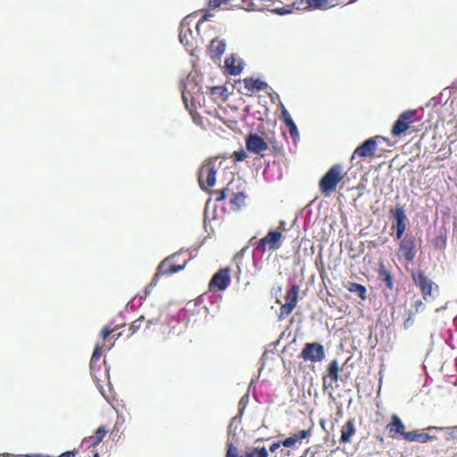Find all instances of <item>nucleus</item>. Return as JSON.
Masks as SVG:
<instances>
[{
	"mask_svg": "<svg viewBox=\"0 0 457 457\" xmlns=\"http://www.w3.org/2000/svg\"><path fill=\"white\" fill-rule=\"evenodd\" d=\"M191 259V253L183 250L166 257L159 264L157 271L149 286L155 287L162 276L171 275L182 270Z\"/></svg>",
	"mask_w": 457,
	"mask_h": 457,
	"instance_id": "obj_1",
	"label": "nucleus"
},
{
	"mask_svg": "<svg viewBox=\"0 0 457 457\" xmlns=\"http://www.w3.org/2000/svg\"><path fill=\"white\" fill-rule=\"evenodd\" d=\"M161 317L162 314L160 312H158V314L155 317L149 316L147 314L140 316L129 325V337H131L141 328H150L152 325H160V330L167 336L176 334V327L179 325V320L175 318H167L164 322L161 321Z\"/></svg>",
	"mask_w": 457,
	"mask_h": 457,
	"instance_id": "obj_2",
	"label": "nucleus"
},
{
	"mask_svg": "<svg viewBox=\"0 0 457 457\" xmlns=\"http://www.w3.org/2000/svg\"><path fill=\"white\" fill-rule=\"evenodd\" d=\"M411 278L419 288L425 302L434 301L439 294V286L434 282L423 270H412Z\"/></svg>",
	"mask_w": 457,
	"mask_h": 457,
	"instance_id": "obj_3",
	"label": "nucleus"
},
{
	"mask_svg": "<svg viewBox=\"0 0 457 457\" xmlns=\"http://www.w3.org/2000/svg\"><path fill=\"white\" fill-rule=\"evenodd\" d=\"M344 178L343 167L335 164L323 175L319 182L320 191L326 196H329L336 191L337 185Z\"/></svg>",
	"mask_w": 457,
	"mask_h": 457,
	"instance_id": "obj_4",
	"label": "nucleus"
},
{
	"mask_svg": "<svg viewBox=\"0 0 457 457\" xmlns=\"http://www.w3.org/2000/svg\"><path fill=\"white\" fill-rule=\"evenodd\" d=\"M285 231V221H280L279 227L275 230H270L268 234L261 238L256 245L255 249L264 253L266 251H275L281 247L283 232Z\"/></svg>",
	"mask_w": 457,
	"mask_h": 457,
	"instance_id": "obj_5",
	"label": "nucleus"
},
{
	"mask_svg": "<svg viewBox=\"0 0 457 457\" xmlns=\"http://www.w3.org/2000/svg\"><path fill=\"white\" fill-rule=\"evenodd\" d=\"M216 162V159H208L200 167L198 182L201 188L204 191H208L215 185L217 173Z\"/></svg>",
	"mask_w": 457,
	"mask_h": 457,
	"instance_id": "obj_6",
	"label": "nucleus"
},
{
	"mask_svg": "<svg viewBox=\"0 0 457 457\" xmlns=\"http://www.w3.org/2000/svg\"><path fill=\"white\" fill-rule=\"evenodd\" d=\"M300 286L293 284L287 291L285 295L286 303L281 304L278 318L279 320H285L296 307L299 298Z\"/></svg>",
	"mask_w": 457,
	"mask_h": 457,
	"instance_id": "obj_7",
	"label": "nucleus"
},
{
	"mask_svg": "<svg viewBox=\"0 0 457 457\" xmlns=\"http://www.w3.org/2000/svg\"><path fill=\"white\" fill-rule=\"evenodd\" d=\"M231 270L228 267L221 268L214 273L209 282V290L211 292L225 291L231 280Z\"/></svg>",
	"mask_w": 457,
	"mask_h": 457,
	"instance_id": "obj_8",
	"label": "nucleus"
},
{
	"mask_svg": "<svg viewBox=\"0 0 457 457\" xmlns=\"http://www.w3.org/2000/svg\"><path fill=\"white\" fill-rule=\"evenodd\" d=\"M324 346L320 343H306L302 349L300 357L305 361L320 362L325 358Z\"/></svg>",
	"mask_w": 457,
	"mask_h": 457,
	"instance_id": "obj_9",
	"label": "nucleus"
},
{
	"mask_svg": "<svg viewBox=\"0 0 457 457\" xmlns=\"http://www.w3.org/2000/svg\"><path fill=\"white\" fill-rule=\"evenodd\" d=\"M385 139L383 137H370L360 145L353 153L351 160L353 161L356 156L361 158L373 157L377 151L378 140Z\"/></svg>",
	"mask_w": 457,
	"mask_h": 457,
	"instance_id": "obj_10",
	"label": "nucleus"
},
{
	"mask_svg": "<svg viewBox=\"0 0 457 457\" xmlns=\"http://www.w3.org/2000/svg\"><path fill=\"white\" fill-rule=\"evenodd\" d=\"M312 434V428L300 430L298 433L291 434L283 441H278L270 445V451L275 453L280 446L287 448L294 447L295 444L303 439L309 437Z\"/></svg>",
	"mask_w": 457,
	"mask_h": 457,
	"instance_id": "obj_11",
	"label": "nucleus"
},
{
	"mask_svg": "<svg viewBox=\"0 0 457 457\" xmlns=\"http://www.w3.org/2000/svg\"><path fill=\"white\" fill-rule=\"evenodd\" d=\"M416 116L415 111H406L403 112L399 118L395 120L393 125L391 134L394 137H399L403 133H404L409 128L410 125L414 121Z\"/></svg>",
	"mask_w": 457,
	"mask_h": 457,
	"instance_id": "obj_12",
	"label": "nucleus"
},
{
	"mask_svg": "<svg viewBox=\"0 0 457 457\" xmlns=\"http://www.w3.org/2000/svg\"><path fill=\"white\" fill-rule=\"evenodd\" d=\"M399 253L407 262H411L416 255L415 238L412 236L405 237L401 240Z\"/></svg>",
	"mask_w": 457,
	"mask_h": 457,
	"instance_id": "obj_13",
	"label": "nucleus"
},
{
	"mask_svg": "<svg viewBox=\"0 0 457 457\" xmlns=\"http://www.w3.org/2000/svg\"><path fill=\"white\" fill-rule=\"evenodd\" d=\"M246 148L249 152L264 156L263 152L269 148L265 140L257 134H251L245 142Z\"/></svg>",
	"mask_w": 457,
	"mask_h": 457,
	"instance_id": "obj_14",
	"label": "nucleus"
},
{
	"mask_svg": "<svg viewBox=\"0 0 457 457\" xmlns=\"http://www.w3.org/2000/svg\"><path fill=\"white\" fill-rule=\"evenodd\" d=\"M391 215L396 221L395 224V238L401 239L406 229V215L403 207L396 206L391 210Z\"/></svg>",
	"mask_w": 457,
	"mask_h": 457,
	"instance_id": "obj_15",
	"label": "nucleus"
},
{
	"mask_svg": "<svg viewBox=\"0 0 457 457\" xmlns=\"http://www.w3.org/2000/svg\"><path fill=\"white\" fill-rule=\"evenodd\" d=\"M386 429L392 438L402 437L404 439V435L407 434L404 424L396 414L391 416V420L386 425Z\"/></svg>",
	"mask_w": 457,
	"mask_h": 457,
	"instance_id": "obj_16",
	"label": "nucleus"
},
{
	"mask_svg": "<svg viewBox=\"0 0 457 457\" xmlns=\"http://www.w3.org/2000/svg\"><path fill=\"white\" fill-rule=\"evenodd\" d=\"M108 433L107 427L104 425L100 426L94 433V435L90 436H87L82 441V446H85L86 448L94 447L97 445H99L106 434Z\"/></svg>",
	"mask_w": 457,
	"mask_h": 457,
	"instance_id": "obj_17",
	"label": "nucleus"
},
{
	"mask_svg": "<svg viewBox=\"0 0 457 457\" xmlns=\"http://www.w3.org/2000/svg\"><path fill=\"white\" fill-rule=\"evenodd\" d=\"M355 420L354 419L348 420L341 428V436L339 442L341 444L350 443L352 436L355 434Z\"/></svg>",
	"mask_w": 457,
	"mask_h": 457,
	"instance_id": "obj_18",
	"label": "nucleus"
},
{
	"mask_svg": "<svg viewBox=\"0 0 457 457\" xmlns=\"http://www.w3.org/2000/svg\"><path fill=\"white\" fill-rule=\"evenodd\" d=\"M225 68L229 75H238L244 69V62L231 55L226 58Z\"/></svg>",
	"mask_w": 457,
	"mask_h": 457,
	"instance_id": "obj_19",
	"label": "nucleus"
},
{
	"mask_svg": "<svg viewBox=\"0 0 457 457\" xmlns=\"http://www.w3.org/2000/svg\"><path fill=\"white\" fill-rule=\"evenodd\" d=\"M245 87L250 93L264 91L268 88V84L260 79L245 78L244 79Z\"/></svg>",
	"mask_w": 457,
	"mask_h": 457,
	"instance_id": "obj_20",
	"label": "nucleus"
},
{
	"mask_svg": "<svg viewBox=\"0 0 457 457\" xmlns=\"http://www.w3.org/2000/svg\"><path fill=\"white\" fill-rule=\"evenodd\" d=\"M327 370H328L327 376H324L322 378L323 385H324V386H326L328 378H329V380H330L329 386H331L332 384L337 382L338 378H339L338 361L337 360L331 361L329 362V364L328 365Z\"/></svg>",
	"mask_w": 457,
	"mask_h": 457,
	"instance_id": "obj_21",
	"label": "nucleus"
},
{
	"mask_svg": "<svg viewBox=\"0 0 457 457\" xmlns=\"http://www.w3.org/2000/svg\"><path fill=\"white\" fill-rule=\"evenodd\" d=\"M436 439L437 437L436 436H430L428 433H420L418 431H409L404 435V440L408 442H419L424 444Z\"/></svg>",
	"mask_w": 457,
	"mask_h": 457,
	"instance_id": "obj_22",
	"label": "nucleus"
},
{
	"mask_svg": "<svg viewBox=\"0 0 457 457\" xmlns=\"http://www.w3.org/2000/svg\"><path fill=\"white\" fill-rule=\"evenodd\" d=\"M124 327L123 325H116V326H105L101 331V337L104 343L106 344L107 341L110 340H117L121 335L122 332L116 333L119 328Z\"/></svg>",
	"mask_w": 457,
	"mask_h": 457,
	"instance_id": "obj_23",
	"label": "nucleus"
},
{
	"mask_svg": "<svg viewBox=\"0 0 457 457\" xmlns=\"http://www.w3.org/2000/svg\"><path fill=\"white\" fill-rule=\"evenodd\" d=\"M209 94L212 96V98L216 102H224L228 97V89L225 86L212 87H210Z\"/></svg>",
	"mask_w": 457,
	"mask_h": 457,
	"instance_id": "obj_24",
	"label": "nucleus"
},
{
	"mask_svg": "<svg viewBox=\"0 0 457 457\" xmlns=\"http://www.w3.org/2000/svg\"><path fill=\"white\" fill-rule=\"evenodd\" d=\"M226 49V44L222 40L212 39L211 41L209 51L212 58L220 57Z\"/></svg>",
	"mask_w": 457,
	"mask_h": 457,
	"instance_id": "obj_25",
	"label": "nucleus"
},
{
	"mask_svg": "<svg viewBox=\"0 0 457 457\" xmlns=\"http://www.w3.org/2000/svg\"><path fill=\"white\" fill-rule=\"evenodd\" d=\"M346 288L351 293H356L361 300L367 298V289L363 285L356 282H349Z\"/></svg>",
	"mask_w": 457,
	"mask_h": 457,
	"instance_id": "obj_26",
	"label": "nucleus"
},
{
	"mask_svg": "<svg viewBox=\"0 0 457 457\" xmlns=\"http://www.w3.org/2000/svg\"><path fill=\"white\" fill-rule=\"evenodd\" d=\"M238 2L239 0H211L209 6L211 8H218L221 5H225V9H229L231 7H241V4Z\"/></svg>",
	"mask_w": 457,
	"mask_h": 457,
	"instance_id": "obj_27",
	"label": "nucleus"
},
{
	"mask_svg": "<svg viewBox=\"0 0 457 457\" xmlns=\"http://www.w3.org/2000/svg\"><path fill=\"white\" fill-rule=\"evenodd\" d=\"M244 457H269V453L264 446L247 447L244 453Z\"/></svg>",
	"mask_w": 457,
	"mask_h": 457,
	"instance_id": "obj_28",
	"label": "nucleus"
},
{
	"mask_svg": "<svg viewBox=\"0 0 457 457\" xmlns=\"http://www.w3.org/2000/svg\"><path fill=\"white\" fill-rule=\"evenodd\" d=\"M192 30L189 28L185 29L184 23H181L179 40L185 46H192Z\"/></svg>",
	"mask_w": 457,
	"mask_h": 457,
	"instance_id": "obj_29",
	"label": "nucleus"
},
{
	"mask_svg": "<svg viewBox=\"0 0 457 457\" xmlns=\"http://www.w3.org/2000/svg\"><path fill=\"white\" fill-rule=\"evenodd\" d=\"M307 4L311 10H326L335 5L329 0H307Z\"/></svg>",
	"mask_w": 457,
	"mask_h": 457,
	"instance_id": "obj_30",
	"label": "nucleus"
},
{
	"mask_svg": "<svg viewBox=\"0 0 457 457\" xmlns=\"http://www.w3.org/2000/svg\"><path fill=\"white\" fill-rule=\"evenodd\" d=\"M112 346H113V342L110 343L109 345L104 343L102 345H100L99 344H96L95 346L92 357H91V361H90L91 364H93L94 362H96L100 359L103 350H110Z\"/></svg>",
	"mask_w": 457,
	"mask_h": 457,
	"instance_id": "obj_31",
	"label": "nucleus"
},
{
	"mask_svg": "<svg viewBox=\"0 0 457 457\" xmlns=\"http://www.w3.org/2000/svg\"><path fill=\"white\" fill-rule=\"evenodd\" d=\"M379 278L385 283L386 287L392 290L394 287V279L391 273L383 267L378 271Z\"/></svg>",
	"mask_w": 457,
	"mask_h": 457,
	"instance_id": "obj_32",
	"label": "nucleus"
},
{
	"mask_svg": "<svg viewBox=\"0 0 457 457\" xmlns=\"http://www.w3.org/2000/svg\"><path fill=\"white\" fill-rule=\"evenodd\" d=\"M245 195L244 193H234L232 198L230 199L231 204L239 208L245 203Z\"/></svg>",
	"mask_w": 457,
	"mask_h": 457,
	"instance_id": "obj_33",
	"label": "nucleus"
},
{
	"mask_svg": "<svg viewBox=\"0 0 457 457\" xmlns=\"http://www.w3.org/2000/svg\"><path fill=\"white\" fill-rule=\"evenodd\" d=\"M291 6H293V10L295 9L297 11L311 10L309 4H307V0H296L291 4Z\"/></svg>",
	"mask_w": 457,
	"mask_h": 457,
	"instance_id": "obj_34",
	"label": "nucleus"
},
{
	"mask_svg": "<svg viewBox=\"0 0 457 457\" xmlns=\"http://www.w3.org/2000/svg\"><path fill=\"white\" fill-rule=\"evenodd\" d=\"M183 101L186 104V107L189 110L194 122L197 125H202V123H203L202 116L197 112H194L191 109L188 108L187 100L184 95H183Z\"/></svg>",
	"mask_w": 457,
	"mask_h": 457,
	"instance_id": "obj_35",
	"label": "nucleus"
},
{
	"mask_svg": "<svg viewBox=\"0 0 457 457\" xmlns=\"http://www.w3.org/2000/svg\"><path fill=\"white\" fill-rule=\"evenodd\" d=\"M272 12L278 14V15L289 14V13L293 12V6L286 5L283 7L275 8L272 10Z\"/></svg>",
	"mask_w": 457,
	"mask_h": 457,
	"instance_id": "obj_36",
	"label": "nucleus"
},
{
	"mask_svg": "<svg viewBox=\"0 0 457 457\" xmlns=\"http://www.w3.org/2000/svg\"><path fill=\"white\" fill-rule=\"evenodd\" d=\"M413 309H414V311H410V312H411L412 314L424 311L425 303H423L422 300L419 299V300L415 301V303L413 304Z\"/></svg>",
	"mask_w": 457,
	"mask_h": 457,
	"instance_id": "obj_37",
	"label": "nucleus"
},
{
	"mask_svg": "<svg viewBox=\"0 0 457 457\" xmlns=\"http://www.w3.org/2000/svg\"><path fill=\"white\" fill-rule=\"evenodd\" d=\"M285 124L288 128L289 133L292 137H295V136H298L297 127H296L295 123L294 122V120L288 121Z\"/></svg>",
	"mask_w": 457,
	"mask_h": 457,
	"instance_id": "obj_38",
	"label": "nucleus"
},
{
	"mask_svg": "<svg viewBox=\"0 0 457 457\" xmlns=\"http://www.w3.org/2000/svg\"><path fill=\"white\" fill-rule=\"evenodd\" d=\"M228 187L221 190L212 191V194L216 195V201H223L227 197Z\"/></svg>",
	"mask_w": 457,
	"mask_h": 457,
	"instance_id": "obj_39",
	"label": "nucleus"
},
{
	"mask_svg": "<svg viewBox=\"0 0 457 457\" xmlns=\"http://www.w3.org/2000/svg\"><path fill=\"white\" fill-rule=\"evenodd\" d=\"M281 120L284 121V123L293 120L290 113L288 112V111L286 109V107L282 104H281Z\"/></svg>",
	"mask_w": 457,
	"mask_h": 457,
	"instance_id": "obj_40",
	"label": "nucleus"
},
{
	"mask_svg": "<svg viewBox=\"0 0 457 457\" xmlns=\"http://www.w3.org/2000/svg\"><path fill=\"white\" fill-rule=\"evenodd\" d=\"M281 120L284 121V123L293 120L290 113L288 112V111L286 109V107L282 104H281Z\"/></svg>",
	"mask_w": 457,
	"mask_h": 457,
	"instance_id": "obj_41",
	"label": "nucleus"
},
{
	"mask_svg": "<svg viewBox=\"0 0 457 457\" xmlns=\"http://www.w3.org/2000/svg\"><path fill=\"white\" fill-rule=\"evenodd\" d=\"M232 157L237 162L244 161L246 158V153L241 149L239 151H235L232 154Z\"/></svg>",
	"mask_w": 457,
	"mask_h": 457,
	"instance_id": "obj_42",
	"label": "nucleus"
},
{
	"mask_svg": "<svg viewBox=\"0 0 457 457\" xmlns=\"http://www.w3.org/2000/svg\"><path fill=\"white\" fill-rule=\"evenodd\" d=\"M413 315L414 314H412L411 312H409V317L404 320V323H403V326L405 328H409L413 323V320H412Z\"/></svg>",
	"mask_w": 457,
	"mask_h": 457,
	"instance_id": "obj_43",
	"label": "nucleus"
},
{
	"mask_svg": "<svg viewBox=\"0 0 457 457\" xmlns=\"http://www.w3.org/2000/svg\"><path fill=\"white\" fill-rule=\"evenodd\" d=\"M26 457H53V456L46 455V454L37 453V454L26 455Z\"/></svg>",
	"mask_w": 457,
	"mask_h": 457,
	"instance_id": "obj_44",
	"label": "nucleus"
},
{
	"mask_svg": "<svg viewBox=\"0 0 457 457\" xmlns=\"http://www.w3.org/2000/svg\"><path fill=\"white\" fill-rule=\"evenodd\" d=\"M427 429L428 430H432V429L442 430V429H444V428H441V427H428Z\"/></svg>",
	"mask_w": 457,
	"mask_h": 457,
	"instance_id": "obj_45",
	"label": "nucleus"
},
{
	"mask_svg": "<svg viewBox=\"0 0 457 457\" xmlns=\"http://www.w3.org/2000/svg\"><path fill=\"white\" fill-rule=\"evenodd\" d=\"M320 427L324 429L325 428V420H320Z\"/></svg>",
	"mask_w": 457,
	"mask_h": 457,
	"instance_id": "obj_46",
	"label": "nucleus"
},
{
	"mask_svg": "<svg viewBox=\"0 0 457 457\" xmlns=\"http://www.w3.org/2000/svg\"><path fill=\"white\" fill-rule=\"evenodd\" d=\"M309 450H310V449L308 448V449L305 451L304 454H303V455H302V456H300V457H306V454H307V453L309 452Z\"/></svg>",
	"mask_w": 457,
	"mask_h": 457,
	"instance_id": "obj_47",
	"label": "nucleus"
},
{
	"mask_svg": "<svg viewBox=\"0 0 457 457\" xmlns=\"http://www.w3.org/2000/svg\"><path fill=\"white\" fill-rule=\"evenodd\" d=\"M93 457H100V456H99V453H98L97 452H95V453H94V456H93Z\"/></svg>",
	"mask_w": 457,
	"mask_h": 457,
	"instance_id": "obj_48",
	"label": "nucleus"
},
{
	"mask_svg": "<svg viewBox=\"0 0 457 457\" xmlns=\"http://www.w3.org/2000/svg\"><path fill=\"white\" fill-rule=\"evenodd\" d=\"M117 429V424H115V426L113 427V429L112 430V434L114 432V430Z\"/></svg>",
	"mask_w": 457,
	"mask_h": 457,
	"instance_id": "obj_49",
	"label": "nucleus"
},
{
	"mask_svg": "<svg viewBox=\"0 0 457 457\" xmlns=\"http://www.w3.org/2000/svg\"><path fill=\"white\" fill-rule=\"evenodd\" d=\"M452 429L457 430V426L452 427Z\"/></svg>",
	"mask_w": 457,
	"mask_h": 457,
	"instance_id": "obj_50",
	"label": "nucleus"
}]
</instances>
